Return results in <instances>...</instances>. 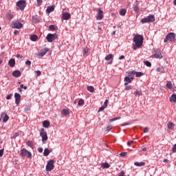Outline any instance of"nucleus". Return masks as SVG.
<instances>
[{
  "mask_svg": "<svg viewBox=\"0 0 176 176\" xmlns=\"http://www.w3.org/2000/svg\"><path fill=\"white\" fill-rule=\"evenodd\" d=\"M167 127L169 130H173L174 131V129L175 127V124L173 123V122H169L168 124H167Z\"/></svg>",
  "mask_w": 176,
  "mask_h": 176,
  "instance_id": "nucleus-21",
  "label": "nucleus"
},
{
  "mask_svg": "<svg viewBox=\"0 0 176 176\" xmlns=\"http://www.w3.org/2000/svg\"><path fill=\"white\" fill-rule=\"evenodd\" d=\"M112 57H113V55H112V54H109L105 57L104 59L106 60V61H109V60H111Z\"/></svg>",
  "mask_w": 176,
  "mask_h": 176,
  "instance_id": "nucleus-33",
  "label": "nucleus"
},
{
  "mask_svg": "<svg viewBox=\"0 0 176 176\" xmlns=\"http://www.w3.org/2000/svg\"><path fill=\"white\" fill-rule=\"evenodd\" d=\"M14 34L15 35H17V34H19V30H15V31L14 32Z\"/></svg>",
  "mask_w": 176,
  "mask_h": 176,
  "instance_id": "nucleus-63",
  "label": "nucleus"
},
{
  "mask_svg": "<svg viewBox=\"0 0 176 176\" xmlns=\"http://www.w3.org/2000/svg\"><path fill=\"white\" fill-rule=\"evenodd\" d=\"M3 156V149L0 150V157H2Z\"/></svg>",
  "mask_w": 176,
  "mask_h": 176,
  "instance_id": "nucleus-57",
  "label": "nucleus"
},
{
  "mask_svg": "<svg viewBox=\"0 0 176 176\" xmlns=\"http://www.w3.org/2000/svg\"><path fill=\"white\" fill-rule=\"evenodd\" d=\"M12 76H14V78H19V76H21V72L19 70H14L12 72Z\"/></svg>",
  "mask_w": 176,
  "mask_h": 176,
  "instance_id": "nucleus-18",
  "label": "nucleus"
},
{
  "mask_svg": "<svg viewBox=\"0 0 176 176\" xmlns=\"http://www.w3.org/2000/svg\"><path fill=\"white\" fill-rule=\"evenodd\" d=\"M136 73H137V72H135V71H132L131 73H129L130 74V75H136Z\"/></svg>",
  "mask_w": 176,
  "mask_h": 176,
  "instance_id": "nucleus-60",
  "label": "nucleus"
},
{
  "mask_svg": "<svg viewBox=\"0 0 176 176\" xmlns=\"http://www.w3.org/2000/svg\"><path fill=\"white\" fill-rule=\"evenodd\" d=\"M142 75H144L143 72H136V78H140V76H142Z\"/></svg>",
  "mask_w": 176,
  "mask_h": 176,
  "instance_id": "nucleus-35",
  "label": "nucleus"
},
{
  "mask_svg": "<svg viewBox=\"0 0 176 176\" xmlns=\"http://www.w3.org/2000/svg\"><path fill=\"white\" fill-rule=\"evenodd\" d=\"M133 79H134V77H129V76H126L124 78V86H127V85H129V83H131Z\"/></svg>",
  "mask_w": 176,
  "mask_h": 176,
  "instance_id": "nucleus-13",
  "label": "nucleus"
},
{
  "mask_svg": "<svg viewBox=\"0 0 176 176\" xmlns=\"http://www.w3.org/2000/svg\"><path fill=\"white\" fill-rule=\"evenodd\" d=\"M127 155V153L126 152H122L120 154V156H121V157H124V156H126Z\"/></svg>",
  "mask_w": 176,
  "mask_h": 176,
  "instance_id": "nucleus-46",
  "label": "nucleus"
},
{
  "mask_svg": "<svg viewBox=\"0 0 176 176\" xmlns=\"http://www.w3.org/2000/svg\"><path fill=\"white\" fill-rule=\"evenodd\" d=\"M131 89H132L131 85H125V90L126 91H129V90H131Z\"/></svg>",
  "mask_w": 176,
  "mask_h": 176,
  "instance_id": "nucleus-40",
  "label": "nucleus"
},
{
  "mask_svg": "<svg viewBox=\"0 0 176 176\" xmlns=\"http://www.w3.org/2000/svg\"><path fill=\"white\" fill-rule=\"evenodd\" d=\"M40 137L42 138V142H45L47 140V133H46L43 128L41 129Z\"/></svg>",
  "mask_w": 176,
  "mask_h": 176,
  "instance_id": "nucleus-8",
  "label": "nucleus"
},
{
  "mask_svg": "<svg viewBox=\"0 0 176 176\" xmlns=\"http://www.w3.org/2000/svg\"><path fill=\"white\" fill-rule=\"evenodd\" d=\"M19 135L20 134L19 133V132H16L13 135L12 138H14V140H16V138H17V137H19Z\"/></svg>",
  "mask_w": 176,
  "mask_h": 176,
  "instance_id": "nucleus-43",
  "label": "nucleus"
},
{
  "mask_svg": "<svg viewBox=\"0 0 176 176\" xmlns=\"http://www.w3.org/2000/svg\"><path fill=\"white\" fill-rule=\"evenodd\" d=\"M124 58V55H122L119 57V60H123Z\"/></svg>",
  "mask_w": 176,
  "mask_h": 176,
  "instance_id": "nucleus-61",
  "label": "nucleus"
},
{
  "mask_svg": "<svg viewBox=\"0 0 176 176\" xmlns=\"http://www.w3.org/2000/svg\"><path fill=\"white\" fill-rule=\"evenodd\" d=\"M6 17L8 20H12L13 19V14H12L11 13H8L7 14Z\"/></svg>",
  "mask_w": 176,
  "mask_h": 176,
  "instance_id": "nucleus-36",
  "label": "nucleus"
},
{
  "mask_svg": "<svg viewBox=\"0 0 176 176\" xmlns=\"http://www.w3.org/2000/svg\"><path fill=\"white\" fill-rule=\"evenodd\" d=\"M38 152L39 153H42V152H43V148L42 147H39V148H38Z\"/></svg>",
  "mask_w": 176,
  "mask_h": 176,
  "instance_id": "nucleus-52",
  "label": "nucleus"
},
{
  "mask_svg": "<svg viewBox=\"0 0 176 176\" xmlns=\"http://www.w3.org/2000/svg\"><path fill=\"white\" fill-rule=\"evenodd\" d=\"M50 152L51 151L49 150V148H45L43 152L44 156H49V155H50Z\"/></svg>",
  "mask_w": 176,
  "mask_h": 176,
  "instance_id": "nucleus-30",
  "label": "nucleus"
},
{
  "mask_svg": "<svg viewBox=\"0 0 176 176\" xmlns=\"http://www.w3.org/2000/svg\"><path fill=\"white\" fill-rule=\"evenodd\" d=\"M16 6L19 8L20 10H24L25 9V6H27V3H25V0H19L16 3Z\"/></svg>",
  "mask_w": 176,
  "mask_h": 176,
  "instance_id": "nucleus-7",
  "label": "nucleus"
},
{
  "mask_svg": "<svg viewBox=\"0 0 176 176\" xmlns=\"http://www.w3.org/2000/svg\"><path fill=\"white\" fill-rule=\"evenodd\" d=\"M85 104V100L83 99H80L78 105H83Z\"/></svg>",
  "mask_w": 176,
  "mask_h": 176,
  "instance_id": "nucleus-41",
  "label": "nucleus"
},
{
  "mask_svg": "<svg viewBox=\"0 0 176 176\" xmlns=\"http://www.w3.org/2000/svg\"><path fill=\"white\" fill-rule=\"evenodd\" d=\"M115 120H116V118H113L112 119L110 120L111 123H112V122H115Z\"/></svg>",
  "mask_w": 176,
  "mask_h": 176,
  "instance_id": "nucleus-62",
  "label": "nucleus"
},
{
  "mask_svg": "<svg viewBox=\"0 0 176 176\" xmlns=\"http://www.w3.org/2000/svg\"><path fill=\"white\" fill-rule=\"evenodd\" d=\"M58 35H57V34H48L46 36V39L47 41V42H49L50 43H52V42H53V41H56V39H57Z\"/></svg>",
  "mask_w": 176,
  "mask_h": 176,
  "instance_id": "nucleus-5",
  "label": "nucleus"
},
{
  "mask_svg": "<svg viewBox=\"0 0 176 176\" xmlns=\"http://www.w3.org/2000/svg\"><path fill=\"white\" fill-rule=\"evenodd\" d=\"M49 126H50V122H49L48 120L43 121V126L45 127V129H47Z\"/></svg>",
  "mask_w": 176,
  "mask_h": 176,
  "instance_id": "nucleus-24",
  "label": "nucleus"
},
{
  "mask_svg": "<svg viewBox=\"0 0 176 176\" xmlns=\"http://www.w3.org/2000/svg\"><path fill=\"white\" fill-rule=\"evenodd\" d=\"M145 65H146V67H152V63L151 62H149L148 60H146L144 62Z\"/></svg>",
  "mask_w": 176,
  "mask_h": 176,
  "instance_id": "nucleus-39",
  "label": "nucleus"
},
{
  "mask_svg": "<svg viewBox=\"0 0 176 176\" xmlns=\"http://www.w3.org/2000/svg\"><path fill=\"white\" fill-rule=\"evenodd\" d=\"M134 96H135V97H140V96H142V93H141V91L137 90L133 93Z\"/></svg>",
  "mask_w": 176,
  "mask_h": 176,
  "instance_id": "nucleus-32",
  "label": "nucleus"
},
{
  "mask_svg": "<svg viewBox=\"0 0 176 176\" xmlns=\"http://www.w3.org/2000/svg\"><path fill=\"white\" fill-rule=\"evenodd\" d=\"M8 65L11 67V68H13L14 65H16V60L14 58H11L8 61Z\"/></svg>",
  "mask_w": 176,
  "mask_h": 176,
  "instance_id": "nucleus-19",
  "label": "nucleus"
},
{
  "mask_svg": "<svg viewBox=\"0 0 176 176\" xmlns=\"http://www.w3.org/2000/svg\"><path fill=\"white\" fill-rule=\"evenodd\" d=\"M47 52H49V48L45 47L41 51V52L38 53V56H40L41 57H43V56H45L46 53H47Z\"/></svg>",
  "mask_w": 176,
  "mask_h": 176,
  "instance_id": "nucleus-16",
  "label": "nucleus"
},
{
  "mask_svg": "<svg viewBox=\"0 0 176 176\" xmlns=\"http://www.w3.org/2000/svg\"><path fill=\"white\" fill-rule=\"evenodd\" d=\"M19 155H21V157H28V159H32V153L25 148L21 149V153Z\"/></svg>",
  "mask_w": 176,
  "mask_h": 176,
  "instance_id": "nucleus-3",
  "label": "nucleus"
},
{
  "mask_svg": "<svg viewBox=\"0 0 176 176\" xmlns=\"http://www.w3.org/2000/svg\"><path fill=\"white\" fill-rule=\"evenodd\" d=\"M32 23H34V24H38V23H41V19L35 15H33L32 16Z\"/></svg>",
  "mask_w": 176,
  "mask_h": 176,
  "instance_id": "nucleus-15",
  "label": "nucleus"
},
{
  "mask_svg": "<svg viewBox=\"0 0 176 176\" xmlns=\"http://www.w3.org/2000/svg\"><path fill=\"white\" fill-rule=\"evenodd\" d=\"M172 151L173 153L176 152V144L173 146V147L172 148Z\"/></svg>",
  "mask_w": 176,
  "mask_h": 176,
  "instance_id": "nucleus-53",
  "label": "nucleus"
},
{
  "mask_svg": "<svg viewBox=\"0 0 176 176\" xmlns=\"http://www.w3.org/2000/svg\"><path fill=\"white\" fill-rule=\"evenodd\" d=\"M170 102H173L174 104L176 103V94H173L171 95V96L169 98Z\"/></svg>",
  "mask_w": 176,
  "mask_h": 176,
  "instance_id": "nucleus-22",
  "label": "nucleus"
},
{
  "mask_svg": "<svg viewBox=\"0 0 176 176\" xmlns=\"http://www.w3.org/2000/svg\"><path fill=\"white\" fill-rule=\"evenodd\" d=\"M37 2V6H41L42 5V3H43V0H36Z\"/></svg>",
  "mask_w": 176,
  "mask_h": 176,
  "instance_id": "nucleus-42",
  "label": "nucleus"
},
{
  "mask_svg": "<svg viewBox=\"0 0 176 176\" xmlns=\"http://www.w3.org/2000/svg\"><path fill=\"white\" fill-rule=\"evenodd\" d=\"M54 168V160H50L46 165V171H52Z\"/></svg>",
  "mask_w": 176,
  "mask_h": 176,
  "instance_id": "nucleus-6",
  "label": "nucleus"
},
{
  "mask_svg": "<svg viewBox=\"0 0 176 176\" xmlns=\"http://www.w3.org/2000/svg\"><path fill=\"white\" fill-rule=\"evenodd\" d=\"M133 141H129L127 142L128 146H130L133 144Z\"/></svg>",
  "mask_w": 176,
  "mask_h": 176,
  "instance_id": "nucleus-59",
  "label": "nucleus"
},
{
  "mask_svg": "<svg viewBox=\"0 0 176 176\" xmlns=\"http://www.w3.org/2000/svg\"><path fill=\"white\" fill-rule=\"evenodd\" d=\"M71 19V14L69 12H63L62 14V20H69Z\"/></svg>",
  "mask_w": 176,
  "mask_h": 176,
  "instance_id": "nucleus-14",
  "label": "nucleus"
},
{
  "mask_svg": "<svg viewBox=\"0 0 176 176\" xmlns=\"http://www.w3.org/2000/svg\"><path fill=\"white\" fill-rule=\"evenodd\" d=\"M157 72H161L162 74H164L166 72V69H164V67L161 66L156 68Z\"/></svg>",
  "mask_w": 176,
  "mask_h": 176,
  "instance_id": "nucleus-23",
  "label": "nucleus"
},
{
  "mask_svg": "<svg viewBox=\"0 0 176 176\" xmlns=\"http://www.w3.org/2000/svg\"><path fill=\"white\" fill-rule=\"evenodd\" d=\"M4 116V118H3ZM3 118V123H6V122H8V120H9V116H8V114H5V113H2L0 116V120L1 119Z\"/></svg>",
  "mask_w": 176,
  "mask_h": 176,
  "instance_id": "nucleus-12",
  "label": "nucleus"
},
{
  "mask_svg": "<svg viewBox=\"0 0 176 176\" xmlns=\"http://www.w3.org/2000/svg\"><path fill=\"white\" fill-rule=\"evenodd\" d=\"M108 102H109L108 99H106L104 102L103 107L107 108V107H108Z\"/></svg>",
  "mask_w": 176,
  "mask_h": 176,
  "instance_id": "nucleus-45",
  "label": "nucleus"
},
{
  "mask_svg": "<svg viewBox=\"0 0 176 176\" xmlns=\"http://www.w3.org/2000/svg\"><path fill=\"white\" fill-rule=\"evenodd\" d=\"M166 87H168V89H173V84L171 83V82L168 81L167 83H166Z\"/></svg>",
  "mask_w": 176,
  "mask_h": 176,
  "instance_id": "nucleus-37",
  "label": "nucleus"
},
{
  "mask_svg": "<svg viewBox=\"0 0 176 176\" xmlns=\"http://www.w3.org/2000/svg\"><path fill=\"white\" fill-rule=\"evenodd\" d=\"M133 8L134 12H138V10H140V8H138V6L137 5V3L133 4Z\"/></svg>",
  "mask_w": 176,
  "mask_h": 176,
  "instance_id": "nucleus-34",
  "label": "nucleus"
},
{
  "mask_svg": "<svg viewBox=\"0 0 176 176\" xmlns=\"http://www.w3.org/2000/svg\"><path fill=\"white\" fill-rule=\"evenodd\" d=\"M14 98H15V104L16 105H19V104H20V101L21 100V95H20V94H19V93H15Z\"/></svg>",
  "mask_w": 176,
  "mask_h": 176,
  "instance_id": "nucleus-11",
  "label": "nucleus"
},
{
  "mask_svg": "<svg viewBox=\"0 0 176 176\" xmlns=\"http://www.w3.org/2000/svg\"><path fill=\"white\" fill-rule=\"evenodd\" d=\"M105 108H107V107H104V106L100 107L98 109V112H101V111H104V109H105Z\"/></svg>",
  "mask_w": 176,
  "mask_h": 176,
  "instance_id": "nucleus-47",
  "label": "nucleus"
},
{
  "mask_svg": "<svg viewBox=\"0 0 176 176\" xmlns=\"http://www.w3.org/2000/svg\"><path fill=\"white\" fill-rule=\"evenodd\" d=\"M174 42L175 41V33L170 32L166 36L165 39L164 40V43H167V42Z\"/></svg>",
  "mask_w": 176,
  "mask_h": 176,
  "instance_id": "nucleus-4",
  "label": "nucleus"
},
{
  "mask_svg": "<svg viewBox=\"0 0 176 176\" xmlns=\"http://www.w3.org/2000/svg\"><path fill=\"white\" fill-rule=\"evenodd\" d=\"M127 10L124 8H122L120 10V16H126Z\"/></svg>",
  "mask_w": 176,
  "mask_h": 176,
  "instance_id": "nucleus-29",
  "label": "nucleus"
},
{
  "mask_svg": "<svg viewBox=\"0 0 176 176\" xmlns=\"http://www.w3.org/2000/svg\"><path fill=\"white\" fill-rule=\"evenodd\" d=\"M83 54H89V50L88 49H84L83 50Z\"/></svg>",
  "mask_w": 176,
  "mask_h": 176,
  "instance_id": "nucleus-49",
  "label": "nucleus"
},
{
  "mask_svg": "<svg viewBox=\"0 0 176 176\" xmlns=\"http://www.w3.org/2000/svg\"><path fill=\"white\" fill-rule=\"evenodd\" d=\"M12 96H13V94H10L6 96V100H10Z\"/></svg>",
  "mask_w": 176,
  "mask_h": 176,
  "instance_id": "nucleus-48",
  "label": "nucleus"
},
{
  "mask_svg": "<svg viewBox=\"0 0 176 176\" xmlns=\"http://www.w3.org/2000/svg\"><path fill=\"white\" fill-rule=\"evenodd\" d=\"M30 41H32V42H36V41H38V36H36V34H33L30 36Z\"/></svg>",
  "mask_w": 176,
  "mask_h": 176,
  "instance_id": "nucleus-27",
  "label": "nucleus"
},
{
  "mask_svg": "<svg viewBox=\"0 0 176 176\" xmlns=\"http://www.w3.org/2000/svg\"><path fill=\"white\" fill-rule=\"evenodd\" d=\"M54 6H47L46 9V13L47 14H50V13H52V12H54Z\"/></svg>",
  "mask_w": 176,
  "mask_h": 176,
  "instance_id": "nucleus-17",
  "label": "nucleus"
},
{
  "mask_svg": "<svg viewBox=\"0 0 176 176\" xmlns=\"http://www.w3.org/2000/svg\"><path fill=\"white\" fill-rule=\"evenodd\" d=\"M153 57H155V58H159L160 60L163 58V55H162V52H156L155 54L153 55Z\"/></svg>",
  "mask_w": 176,
  "mask_h": 176,
  "instance_id": "nucleus-20",
  "label": "nucleus"
},
{
  "mask_svg": "<svg viewBox=\"0 0 176 176\" xmlns=\"http://www.w3.org/2000/svg\"><path fill=\"white\" fill-rule=\"evenodd\" d=\"M12 28H16V30H21L23 28V23L21 22H14L12 23Z\"/></svg>",
  "mask_w": 176,
  "mask_h": 176,
  "instance_id": "nucleus-9",
  "label": "nucleus"
},
{
  "mask_svg": "<svg viewBox=\"0 0 176 176\" xmlns=\"http://www.w3.org/2000/svg\"><path fill=\"white\" fill-rule=\"evenodd\" d=\"M124 170H122L120 174L118 175V176H124Z\"/></svg>",
  "mask_w": 176,
  "mask_h": 176,
  "instance_id": "nucleus-55",
  "label": "nucleus"
},
{
  "mask_svg": "<svg viewBox=\"0 0 176 176\" xmlns=\"http://www.w3.org/2000/svg\"><path fill=\"white\" fill-rule=\"evenodd\" d=\"M149 131V129L148 127L144 128V133H148Z\"/></svg>",
  "mask_w": 176,
  "mask_h": 176,
  "instance_id": "nucleus-58",
  "label": "nucleus"
},
{
  "mask_svg": "<svg viewBox=\"0 0 176 176\" xmlns=\"http://www.w3.org/2000/svg\"><path fill=\"white\" fill-rule=\"evenodd\" d=\"M49 30L51 31H56V26L54 25H50L49 26Z\"/></svg>",
  "mask_w": 176,
  "mask_h": 176,
  "instance_id": "nucleus-38",
  "label": "nucleus"
},
{
  "mask_svg": "<svg viewBox=\"0 0 176 176\" xmlns=\"http://www.w3.org/2000/svg\"><path fill=\"white\" fill-rule=\"evenodd\" d=\"M25 65H29V67L31 65V60H27L26 62H25Z\"/></svg>",
  "mask_w": 176,
  "mask_h": 176,
  "instance_id": "nucleus-56",
  "label": "nucleus"
},
{
  "mask_svg": "<svg viewBox=\"0 0 176 176\" xmlns=\"http://www.w3.org/2000/svg\"><path fill=\"white\" fill-rule=\"evenodd\" d=\"M35 73L37 74V76H39L42 74V72L40 70H36Z\"/></svg>",
  "mask_w": 176,
  "mask_h": 176,
  "instance_id": "nucleus-51",
  "label": "nucleus"
},
{
  "mask_svg": "<svg viewBox=\"0 0 176 176\" xmlns=\"http://www.w3.org/2000/svg\"><path fill=\"white\" fill-rule=\"evenodd\" d=\"M102 8H98V14H97V20H102L104 17V12L102 10Z\"/></svg>",
  "mask_w": 176,
  "mask_h": 176,
  "instance_id": "nucleus-10",
  "label": "nucleus"
},
{
  "mask_svg": "<svg viewBox=\"0 0 176 176\" xmlns=\"http://www.w3.org/2000/svg\"><path fill=\"white\" fill-rule=\"evenodd\" d=\"M134 165L136 166L137 167H142V166H145V162H135Z\"/></svg>",
  "mask_w": 176,
  "mask_h": 176,
  "instance_id": "nucleus-25",
  "label": "nucleus"
},
{
  "mask_svg": "<svg viewBox=\"0 0 176 176\" xmlns=\"http://www.w3.org/2000/svg\"><path fill=\"white\" fill-rule=\"evenodd\" d=\"M21 89H24V90H27V86H24V85L21 84L20 85Z\"/></svg>",
  "mask_w": 176,
  "mask_h": 176,
  "instance_id": "nucleus-50",
  "label": "nucleus"
},
{
  "mask_svg": "<svg viewBox=\"0 0 176 176\" xmlns=\"http://www.w3.org/2000/svg\"><path fill=\"white\" fill-rule=\"evenodd\" d=\"M155 15L153 14H149L148 16L143 18L141 19V23L142 24H145L146 23H148L149 24V23H155Z\"/></svg>",
  "mask_w": 176,
  "mask_h": 176,
  "instance_id": "nucleus-2",
  "label": "nucleus"
},
{
  "mask_svg": "<svg viewBox=\"0 0 176 176\" xmlns=\"http://www.w3.org/2000/svg\"><path fill=\"white\" fill-rule=\"evenodd\" d=\"M62 115H65V116H68L69 115V111L67 109H63L61 111Z\"/></svg>",
  "mask_w": 176,
  "mask_h": 176,
  "instance_id": "nucleus-26",
  "label": "nucleus"
},
{
  "mask_svg": "<svg viewBox=\"0 0 176 176\" xmlns=\"http://www.w3.org/2000/svg\"><path fill=\"white\" fill-rule=\"evenodd\" d=\"M164 163H168V160L167 159L164 160Z\"/></svg>",
  "mask_w": 176,
  "mask_h": 176,
  "instance_id": "nucleus-64",
  "label": "nucleus"
},
{
  "mask_svg": "<svg viewBox=\"0 0 176 176\" xmlns=\"http://www.w3.org/2000/svg\"><path fill=\"white\" fill-rule=\"evenodd\" d=\"M111 130H112V126H108L107 127V131H111Z\"/></svg>",
  "mask_w": 176,
  "mask_h": 176,
  "instance_id": "nucleus-54",
  "label": "nucleus"
},
{
  "mask_svg": "<svg viewBox=\"0 0 176 176\" xmlns=\"http://www.w3.org/2000/svg\"><path fill=\"white\" fill-rule=\"evenodd\" d=\"M133 42L135 43V46L133 47V50H137V47H141L142 43H144V36L142 35L136 34L133 38Z\"/></svg>",
  "mask_w": 176,
  "mask_h": 176,
  "instance_id": "nucleus-1",
  "label": "nucleus"
},
{
  "mask_svg": "<svg viewBox=\"0 0 176 176\" xmlns=\"http://www.w3.org/2000/svg\"><path fill=\"white\" fill-rule=\"evenodd\" d=\"M87 90H88V91H89L90 93H94V91H95L94 87H93V86H88V87H87Z\"/></svg>",
  "mask_w": 176,
  "mask_h": 176,
  "instance_id": "nucleus-31",
  "label": "nucleus"
},
{
  "mask_svg": "<svg viewBox=\"0 0 176 176\" xmlns=\"http://www.w3.org/2000/svg\"><path fill=\"white\" fill-rule=\"evenodd\" d=\"M26 145H28V146H30V148H32V142L31 141L27 142Z\"/></svg>",
  "mask_w": 176,
  "mask_h": 176,
  "instance_id": "nucleus-44",
  "label": "nucleus"
},
{
  "mask_svg": "<svg viewBox=\"0 0 176 176\" xmlns=\"http://www.w3.org/2000/svg\"><path fill=\"white\" fill-rule=\"evenodd\" d=\"M111 167V165L108 164L107 162H104L102 164V168H109Z\"/></svg>",
  "mask_w": 176,
  "mask_h": 176,
  "instance_id": "nucleus-28",
  "label": "nucleus"
}]
</instances>
